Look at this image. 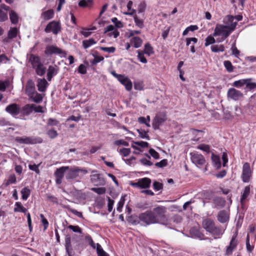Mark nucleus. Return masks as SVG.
Returning <instances> with one entry per match:
<instances>
[{
	"label": "nucleus",
	"mask_w": 256,
	"mask_h": 256,
	"mask_svg": "<svg viewBox=\"0 0 256 256\" xmlns=\"http://www.w3.org/2000/svg\"><path fill=\"white\" fill-rule=\"evenodd\" d=\"M165 208L157 207L152 210H147L140 214L141 225L147 226L152 224H160L168 228L170 227V220L166 216Z\"/></svg>",
	"instance_id": "obj_1"
},
{
	"label": "nucleus",
	"mask_w": 256,
	"mask_h": 256,
	"mask_svg": "<svg viewBox=\"0 0 256 256\" xmlns=\"http://www.w3.org/2000/svg\"><path fill=\"white\" fill-rule=\"evenodd\" d=\"M232 18L231 16H225L222 20L223 24H218L216 25L213 36H220L217 39L218 42L224 41L235 30L236 22H232Z\"/></svg>",
	"instance_id": "obj_2"
},
{
	"label": "nucleus",
	"mask_w": 256,
	"mask_h": 256,
	"mask_svg": "<svg viewBox=\"0 0 256 256\" xmlns=\"http://www.w3.org/2000/svg\"><path fill=\"white\" fill-rule=\"evenodd\" d=\"M44 54L47 56H50L52 55H58L61 58H65L66 55V53L64 50L55 45L46 46L44 50Z\"/></svg>",
	"instance_id": "obj_3"
},
{
	"label": "nucleus",
	"mask_w": 256,
	"mask_h": 256,
	"mask_svg": "<svg viewBox=\"0 0 256 256\" xmlns=\"http://www.w3.org/2000/svg\"><path fill=\"white\" fill-rule=\"evenodd\" d=\"M15 141L20 144H34L42 143V140L40 137L24 136L16 137Z\"/></svg>",
	"instance_id": "obj_4"
},
{
	"label": "nucleus",
	"mask_w": 256,
	"mask_h": 256,
	"mask_svg": "<svg viewBox=\"0 0 256 256\" xmlns=\"http://www.w3.org/2000/svg\"><path fill=\"white\" fill-rule=\"evenodd\" d=\"M190 156L192 162L196 166L200 167L205 164L206 160L202 154L196 152H192L190 153Z\"/></svg>",
	"instance_id": "obj_5"
},
{
	"label": "nucleus",
	"mask_w": 256,
	"mask_h": 256,
	"mask_svg": "<svg viewBox=\"0 0 256 256\" xmlns=\"http://www.w3.org/2000/svg\"><path fill=\"white\" fill-rule=\"evenodd\" d=\"M61 30L60 24L54 20L49 22L44 29V31L47 32H52L54 34H57Z\"/></svg>",
	"instance_id": "obj_6"
},
{
	"label": "nucleus",
	"mask_w": 256,
	"mask_h": 256,
	"mask_svg": "<svg viewBox=\"0 0 256 256\" xmlns=\"http://www.w3.org/2000/svg\"><path fill=\"white\" fill-rule=\"evenodd\" d=\"M66 171V178L67 180H73L78 176V174L80 172H83L84 174L87 172L86 170H83L78 168V167H74L70 168Z\"/></svg>",
	"instance_id": "obj_7"
},
{
	"label": "nucleus",
	"mask_w": 256,
	"mask_h": 256,
	"mask_svg": "<svg viewBox=\"0 0 256 256\" xmlns=\"http://www.w3.org/2000/svg\"><path fill=\"white\" fill-rule=\"evenodd\" d=\"M68 169V166H63L56 170L54 173V175L56 178V184H62L64 173Z\"/></svg>",
	"instance_id": "obj_8"
},
{
	"label": "nucleus",
	"mask_w": 256,
	"mask_h": 256,
	"mask_svg": "<svg viewBox=\"0 0 256 256\" xmlns=\"http://www.w3.org/2000/svg\"><path fill=\"white\" fill-rule=\"evenodd\" d=\"M243 94L238 90L232 88L228 90L227 97L228 98L236 101L243 97Z\"/></svg>",
	"instance_id": "obj_9"
},
{
	"label": "nucleus",
	"mask_w": 256,
	"mask_h": 256,
	"mask_svg": "<svg viewBox=\"0 0 256 256\" xmlns=\"http://www.w3.org/2000/svg\"><path fill=\"white\" fill-rule=\"evenodd\" d=\"M252 176V172L250 170V164L246 162L244 164L242 167V180L244 182H248Z\"/></svg>",
	"instance_id": "obj_10"
},
{
	"label": "nucleus",
	"mask_w": 256,
	"mask_h": 256,
	"mask_svg": "<svg viewBox=\"0 0 256 256\" xmlns=\"http://www.w3.org/2000/svg\"><path fill=\"white\" fill-rule=\"evenodd\" d=\"M34 104H26L22 106V108H20V118L21 119L26 120L24 118L25 116H29L34 111Z\"/></svg>",
	"instance_id": "obj_11"
},
{
	"label": "nucleus",
	"mask_w": 256,
	"mask_h": 256,
	"mask_svg": "<svg viewBox=\"0 0 256 256\" xmlns=\"http://www.w3.org/2000/svg\"><path fill=\"white\" fill-rule=\"evenodd\" d=\"M166 120L165 116L156 114L152 120V126L154 130H158L160 126Z\"/></svg>",
	"instance_id": "obj_12"
},
{
	"label": "nucleus",
	"mask_w": 256,
	"mask_h": 256,
	"mask_svg": "<svg viewBox=\"0 0 256 256\" xmlns=\"http://www.w3.org/2000/svg\"><path fill=\"white\" fill-rule=\"evenodd\" d=\"M6 111L12 116L15 117L20 114V106L16 104H10L6 107Z\"/></svg>",
	"instance_id": "obj_13"
},
{
	"label": "nucleus",
	"mask_w": 256,
	"mask_h": 256,
	"mask_svg": "<svg viewBox=\"0 0 256 256\" xmlns=\"http://www.w3.org/2000/svg\"><path fill=\"white\" fill-rule=\"evenodd\" d=\"M27 57L28 62L31 64L32 67L34 68H36V66L41 64L40 58L38 56L30 54H27Z\"/></svg>",
	"instance_id": "obj_14"
},
{
	"label": "nucleus",
	"mask_w": 256,
	"mask_h": 256,
	"mask_svg": "<svg viewBox=\"0 0 256 256\" xmlns=\"http://www.w3.org/2000/svg\"><path fill=\"white\" fill-rule=\"evenodd\" d=\"M36 92V90L34 82L32 80H28L26 86V94L30 96Z\"/></svg>",
	"instance_id": "obj_15"
},
{
	"label": "nucleus",
	"mask_w": 256,
	"mask_h": 256,
	"mask_svg": "<svg viewBox=\"0 0 256 256\" xmlns=\"http://www.w3.org/2000/svg\"><path fill=\"white\" fill-rule=\"evenodd\" d=\"M229 218V213L226 210H220L217 216L218 220L220 223H226L228 222Z\"/></svg>",
	"instance_id": "obj_16"
},
{
	"label": "nucleus",
	"mask_w": 256,
	"mask_h": 256,
	"mask_svg": "<svg viewBox=\"0 0 256 256\" xmlns=\"http://www.w3.org/2000/svg\"><path fill=\"white\" fill-rule=\"evenodd\" d=\"M118 80L125 86V88L127 90L129 91L132 90V82L127 77L122 75Z\"/></svg>",
	"instance_id": "obj_17"
},
{
	"label": "nucleus",
	"mask_w": 256,
	"mask_h": 256,
	"mask_svg": "<svg viewBox=\"0 0 256 256\" xmlns=\"http://www.w3.org/2000/svg\"><path fill=\"white\" fill-rule=\"evenodd\" d=\"M58 72V68L56 66H48L47 72V79L50 81L52 78L56 76Z\"/></svg>",
	"instance_id": "obj_18"
},
{
	"label": "nucleus",
	"mask_w": 256,
	"mask_h": 256,
	"mask_svg": "<svg viewBox=\"0 0 256 256\" xmlns=\"http://www.w3.org/2000/svg\"><path fill=\"white\" fill-rule=\"evenodd\" d=\"M48 85V82L44 78H38L37 86L38 91L40 92H44L46 90V89Z\"/></svg>",
	"instance_id": "obj_19"
},
{
	"label": "nucleus",
	"mask_w": 256,
	"mask_h": 256,
	"mask_svg": "<svg viewBox=\"0 0 256 256\" xmlns=\"http://www.w3.org/2000/svg\"><path fill=\"white\" fill-rule=\"evenodd\" d=\"M140 188L145 189L149 188L152 182L151 180L148 178H139Z\"/></svg>",
	"instance_id": "obj_20"
},
{
	"label": "nucleus",
	"mask_w": 256,
	"mask_h": 256,
	"mask_svg": "<svg viewBox=\"0 0 256 256\" xmlns=\"http://www.w3.org/2000/svg\"><path fill=\"white\" fill-rule=\"evenodd\" d=\"M190 234L192 238L202 239L204 234L196 228H192L190 230Z\"/></svg>",
	"instance_id": "obj_21"
},
{
	"label": "nucleus",
	"mask_w": 256,
	"mask_h": 256,
	"mask_svg": "<svg viewBox=\"0 0 256 256\" xmlns=\"http://www.w3.org/2000/svg\"><path fill=\"white\" fill-rule=\"evenodd\" d=\"M202 225L207 232H210L215 226L213 220L210 219L204 220L202 222Z\"/></svg>",
	"instance_id": "obj_22"
},
{
	"label": "nucleus",
	"mask_w": 256,
	"mask_h": 256,
	"mask_svg": "<svg viewBox=\"0 0 256 256\" xmlns=\"http://www.w3.org/2000/svg\"><path fill=\"white\" fill-rule=\"evenodd\" d=\"M18 30L16 28H11L8 32V38H5L4 41L8 42L9 39H12L17 36Z\"/></svg>",
	"instance_id": "obj_23"
},
{
	"label": "nucleus",
	"mask_w": 256,
	"mask_h": 256,
	"mask_svg": "<svg viewBox=\"0 0 256 256\" xmlns=\"http://www.w3.org/2000/svg\"><path fill=\"white\" fill-rule=\"evenodd\" d=\"M214 204L215 208H220L224 206L226 200L222 198L217 197L214 198Z\"/></svg>",
	"instance_id": "obj_24"
},
{
	"label": "nucleus",
	"mask_w": 256,
	"mask_h": 256,
	"mask_svg": "<svg viewBox=\"0 0 256 256\" xmlns=\"http://www.w3.org/2000/svg\"><path fill=\"white\" fill-rule=\"evenodd\" d=\"M142 43V40L138 36H133L130 39V44L135 48H140Z\"/></svg>",
	"instance_id": "obj_25"
},
{
	"label": "nucleus",
	"mask_w": 256,
	"mask_h": 256,
	"mask_svg": "<svg viewBox=\"0 0 256 256\" xmlns=\"http://www.w3.org/2000/svg\"><path fill=\"white\" fill-rule=\"evenodd\" d=\"M54 12L52 10H49L44 12L41 14V17L45 20H49L53 18Z\"/></svg>",
	"instance_id": "obj_26"
},
{
	"label": "nucleus",
	"mask_w": 256,
	"mask_h": 256,
	"mask_svg": "<svg viewBox=\"0 0 256 256\" xmlns=\"http://www.w3.org/2000/svg\"><path fill=\"white\" fill-rule=\"evenodd\" d=\"M212 160L214 166H215L217 169H219L221 168L222 164L220 159L218 156L212 153Z\"/></svg>",
	"instance_id": "obj_27"
},
{
	"label": "nucleus",
	"mask_w": 256,
	"mask_h": 256,
	"mask_svg": "<svg viewBox=\"0 0 256 256\" xmlns=\"http://www.w3.org/2000/svg\"><path fill=\"white\" fill-rule=\"evenodd\" d=\"M65 248L68 256H72L70 252V250H72L71 238L68 235L65 238Z\"/></svg>",
	"instance_id": "obj_28"
},
{
	"label": "nucleus",
	"mask_w": 256,
	"mask_h": 256,
	"mask_svg": "<svg viewBox=\"0 0 256 256\" xmlns=\"http://www.w3.org/2000/svg\"><path fill=\"white\" fill-rule=\"evenodd\" d=\"M128 220L132 224L137 225L140 224L141 225V220H140V214L138 216L134 214L132 215L128 218Z\"/></svg>",
	"instance_id": "obj_29"
},
{
	"label": "nucleus",
	"mask_w": 256,
	"mask_h": 256,
	"mask_svg": "<svg viewBox=\"0 0 256 256\" xmlns=\"http://www.w3.org/2000/svg\"><path fill=\"white\" fill-rule=\"evenodd\" d=\"M210 232L214 236V238H220L223 234L224 230L219 227L214 226Z\"/></svg>",
	"instance_id": "obj_30"
},
{
	"label": "nucleus",
	"mask_w": 256,
	"mask_h": 256,
	"mask_svg": "<svg viewBox=\"0 0 256 256\" xmlns=\"http://www.w3.org/2000/svg\"><path fill=\"white\" fill-rule=\"evenodd\" d=\"M246 89L250 90L256 89V82H254L252 78H246Z\"/></svg>",
	"instance_id": "obj_31"
},
{
	"label": "nucleus",
	"mask_w": 256,
	"mask_h": 256,
	"mask_svg": "<svg viewBox=\"0 0 256 256\" xmlns=\"http://www.w3.org/2000/svg\"><path fill=\"white\" fill-rule=\"evenodd\" d=\"M33 102L36 103H40L42 100V96L41 94L36 92V91L29 96Z\"/></svg>",
	"instance_id": "obj_32"
},
{
	"label": "nucleus",
	"mask_w": 256,
	"mask_h": 256,
	"mask_svg": "<svg viewBox=\"0 0 256 256\" xmlns=\"http://www.w3.org/2000/svg\"><path fill=\"white\" fill-rule=\"evenodd\" d=\"M34 68L36 70V74L40 76L44 75L46 71V68L42 63Z\"/></svg>",
	"instance_id": "obj_33"
},
{
	"label": "nucleus",
	"mask_w": 256,
	"mask_h": 256,
	"mask_svg": "<svg viewBox=\"0 0 256 256\" xmlns=\"http://www.w3.org/2000/svg\"><path fill=\"white\" fill-rule=\"evenodd\" d=\"M210 49L213 52H223L225 50V47L223 44H214L210 46Z\"/></svg>",
	"instance_id": "obj_34"
},
{
	"label": "nucleus",
	"mask_w": 256,
	"mask_h": 256,
	"mask_svg": "<svg viewBox=\"0 0 256 256\" xmlns=\"http://www.w3.org/2000/svg\"><path fill=\"white\" fill-rule=\"evenodd\" d=\"M15 206L16 207L14 208V212H21L24 214H26L27 209L24 207L20 202H16L15 204Z\"/></svg>",
	"instance_id": "obj_35"
},
{
	"label": "nucleus",
	"mask_w": 256,
	"mask_h": 256,
	"mask_svg": "<svg viewBox=\"0 0 256 256\" xmlns=\"http://www.w3.org/2000/svg\"><path fill=\"white\" fill-rule=\"evenodd\" d=\"M10 19L12 24H16L18 22V16L14 11L11 10L10 12Z\"/></svg>",
	"instance_id": "obj_36"
},
{
	"label": "nucleus",
	"mask_w": 256,
	"mask_h": 256,
	"mask_svg": "<svg viewBox=\"0 0 256 256\" xmlns=\"http://www.w3.org/2000/svg\"><path fill=\"white\" fill-rule=\"evenodd\" d=\"M250 194V186H246L244 188V192L240 198V202L242 204H243L245 200L246 199L248 196Z\"/></svg>",
	"instance_id": "obj_37"
},
{
	"label": "nucleus",
	"mask_w": 256,
	"mask_h": 256,
	"mask_svg": "<svg viewBox=\"0 0 256 256\" xmlns=\"http://www.w3.org/2000/svg\"><path fill=\"white\" fill-rule=\"evenodd\" d=\"M20 193L22 194V198L23 200H26L30 194V190L28 187H24L22 188Z\"/></svg>",
	"instance_id": "obj_38"
},
{
	"label": "nucleus",
	"mask_w": 256,
	"mask_h": 256,
	"mask_svg": "<svg viewBox=\"0 0 256 256\" xmlns=\"http://www.w3.org/2000/svg\"><path fill=\"white\" fill-rule=\"evenodd\" d=\"M138 134V136L142 138H145L147 140H150V137L148 134V131H146L145 130L140 128L136 130Z\"/></svg>",
	"instance_id": "obj_39"
},
{
	"label": "nucleus",
	"mask_w": 256,
	"mask_h": 256,
	"mask_svg": "<svg viewBox=\"0 0 256 256\" xmlns=\"http://www.w3.org/2000/svg\"><path fill=\"white\" fill-rule=\"evenodd\" d=\"M96 246V253L98 256H110L108 254L103 250L100 244L97 243Z\"/></svg>",
	"instance_id": "obj_40"
},
{
	"label": "nucleus",
	"mask_w": 256,
	"mask_h": 256,
	"mask_svg": "<svg viewBox=\"0 0 256 256\" xmlns=\"http://www.w3.org/2000/svg\"><path fill=\"white\" fill-rule=\"evenodd\" d=\"M147 158H144L140 160V163L146 166H151L153 163L150 161V156L148 154H146Z\"/></svg>",
	"instance_id": "obj_41"
},
{
	"label": "nucleus",
	"mask_w": 256,
	"mask_h": 256,
	"mask_svg": "<svg viewBox=\"0 0 256 256\" xmlns=\"http://www.w3.org/2000/svg\"><path fill=\"white\" fill-rule=\"evenodd\" d=\"M134 20L136 26L140 28L144 27V22L142 19H140L137 15L135 14L134 16Z\"/></svg>",
	"instance_id": "obj_42"
},
{
	"label": "nucleus",
	"mask_w": 256,
	"mask_h": 256,
	"mask_svg": "<svg viewBox=\"0 0 256 256\" xmlns=\"http://www.w3.org/2000/svg\"><path fill=\"white\" fill-rule=\"evenodd\" d=\"M96 41H95L94 39L90 38L89 40H83L82 45L84 48L86 49L92 45L96 44Z\"/></svg>",
	"instance_id": "obj_43"
},
{
	"label": "nucleus",
	"mask_w": 256,
	"mask_h": 256,
	"mask_svg": "<svg viewBox=\"0 0 256 256\" xmlns=\"http://www.w3.org/2000/svg\"><path fill=\"white\" fill-rule=\"evenodd\" d=\"M246 78L236 80L232 83V86L238 88H240L244 86H246Z\"/></svg>",
	"instance_id": "obj_44"
},
{
	"label": "nucleus",
	"mask_w": 256,
	"mask_h": 256,
	"mask_svg": "<svg viewBox=\"0 0 256 256\" xmlns=\"http://www.w3.org/2000/svg\"><path fill=\"white\" fill-rule=\"evenodd\" d=\"M144 53L148 56L154 53L153 48L150 44L147 43L144 45Z\"/></svg>",
	"instance_id": "obj_45"
},
{
	"label": "nucleus",
	"mask_w": 256,
	"mask_h": 256,
	"mask_svg": "<svg viewBox=\"0 0 256 256\" xmlns=\"http://www.w3.org/2000/svg\"><path fill=\"white\" fill-rule=\"evenodd\" d=\"M216 42V40L214 38V36H207L205 40L204 46H208L210 44H214Z\"/></svg>",
	"instance_id": "obj_46"
},
{
	"label": "nucleus",
	"mask_w": 256,
	"mask_h": 256,
	"mask_svg": "<svg viewBox=\"0 0 256 256\" xmlns=\"http://www.w3.org/2000/svg\"><path fill=\"white\" fill-rule=\"evenodd\" d=\"M224 67L226 68L227 71L229 72H231L234 70V66L232 65V62L229 60H226L224 62Z\"/></svg>",
	"instance_id": "obj_47"
},
{
	"label": "nucleus",
	"mask_w": 256,
	"mask_h": 256,
	"mask_svg": "<svg viewBox=\"0 0 256 256\" xmlns=\"http://www.w3.org/2000/svg\"><path fill=\"white\" fill-rule=\"evenodd\" d=\"M197 148L200 150L206 153H209L210 152V146L208 144H200L197 146Z\"/></svg>",
	"instance_id": "obj_48"
},
{
	"label": "nucleus",
	"mask_w": 256,
	"mask_h": 256,
	"mask_svg": "<svg viewBox=\"0 0 256 256\" xmlns=\"http://www.w3.org/2000/svg\"><path fill=\"white\" fill-rule=\"evenodd\" d=\"M92 4V0H82L78 2V6L80 7L86 8L90 6Z\"/></svg>",
	"instance_id": "obj_49"
},
{
	"label": "nucleus",
	"mask_w": 256,
	"mask_h": 256,
	"mask_svg": "<svg viewBox=\"0 0 256 256\" xmlns=\"http://www.w3.org/2000/svg\"><path fill=\"white\" fill-rule=\"evenodd\" d=\"M47 134L50 138L52 139L56 138L58 136V134L55 130L52 128L47 132Z\"/></svg>",
	"instance_id": "obj_50"
},
{
	"label": "nucleus",
	"mask_w": 256,
	"mask_h": 256,
	"mask_svg": "<svg viewBox=\"0 0 256 256\" xmlns=\"http://www.w3.org/2000/svg\"><path fill=\"white\" fill-rule=\"evenodd\" d=\"M146 4L144 2H141L138 5V12L142 13L144 12L146 9Z\"/></svg>",
	"instance_id": "obj_51"
},
{
	"label": "nucleus",
	"mask_w": 256,
	"mask_h": 256,
	"mask_svg": "<svg viewBox=\"0 0 256 256\" xmlns=\"http://www.w3.org/2000/svg\"><path fill=\"white\" fill-rule=\"evenodd\" d=\"M92 190L98 194H104L106 192V188L104 187L93 188H92Z\"/></svg>",
	"instance_id": "obj_52"
},
{
	"label": "nucleus",
	"mask_w": 256,
	"mask_h": 256,
	"mask_svg": "<svg viewBox=\"0 0 256 256\" xmlns=\"http://www.w3.org/2000/svg\"><path fill=\"white\" fill-rule=\"evenodd\" d=\"M68 228L72 230L74 232H77V233H79V234L82 233V229L78 226L69 225L68 226Z\"/></svg>",
	"instance_id": "obj_53"
},
{
	"label": "nucleus",
	"mask_w": 256,
	"mask_h": 256,
	"mask_svg": "<svg viewBox=\"0 0 256 256\" xmlns=\"http://www.w3.org/2000/svg\"><path fill=\"white\" fill-rule=\"evenodd\" d=\"M138 60L142 63L146 64L147 62V60L144 57V52L138 50Z\"/></svg>",
	"instance_id": "obj_54"
},
{
	"label": "nucleus",
	"mask_w": 256,
	"mask_h": 256,
	"mask_svg": "<svg viewBox=\"0 0 256 256\" xmlns=\"http://www.w3.org/2000/svg\"><path fill=\"white\" fill-rule=\"evenodd\" d=\"M78 72L82 74H86L87 72L86 66L84 64H80L78 67Z\"/></svg>",
	"instance_id": "obj_55"
},
{
	"label": "nucleus",
	"mask_w": 256,
	"mask_h": 256,
	"mask_svg": "<svg viewBox=\"0 0 256 256\" xmlns=\"http://www.w3.org/2000/svg\"><path fill=\"white\" fill-rule=\"evenodd\" d=\"M133 144L142 148H148L149 146V144L148 142L144 141L133 142Z\"/></svg>",
	"instance_id": "obj_56"
},
{
	"label": "nucleus",
	"mask_w": 256,
	"mask_h": 256,
	"mask_svg": "<svg viewBox=\"0 0 256 256\" xmlns=\"http://www.w3.org/2000/svg\"><path fill=\"white\" fill-rule=\"evenodd\" d=\"M120 153L123 156H128L130 154V148H120Z\"/></svg>",
	"instance_id": "obj_57"
},
{
	"label": "nucleus",
	"mask_w": 256,
	"mask_h": 256,
	"mask_svg": "<svg viewBox=\"0 0 256 256\" xmlns=\"http://www.w3.org/2000/svg\"><path fill=\"white\" fill-rule=\"evenodd\" d=\"M112 22L114 24L115 26L118 28H122L123 27L122 23L118 20L116 18H112Z\"/></svg>",
	"instance_id": "obj_58"
},
{
	"label": "nucleus",
	"mask_w": 256,
	"mask_h": 256,
	"mask_svg": "<svg viewBox=\"0 0 256 256\" xmlns=\"http://www.w3.org/2000/svg\"><path fill=\"white\" fill-rule=\"evenodd\" d=\"M9 82L8 81L0 80V90L2 92L5 91L7 86H8Z\"/></svg>",
	"instance_id": "obj_59"
},
{
	"label": "nucleus",
	"mask_w": 256,
	"mask_h": 256,
	"mask_svg": "<svg viewBox=\"0 0 256 256\" xmlns=\"http://www.w3.org/2000/svg\"><path fill=\"white\" fill-rule=\"evenodd\" d=\"M16 182V177L14 174H10L7 180L6 185L15 184Z\"/></svg>",
	"instance_id": "obj_60"
},
{
	"label": "nucleus",
	"mask_w": 256,
	"mask_h": 256,
	"mask_svg": "<svg viewBox=\"0 0 256 256\" xmlns=\"http://www.w3.org/2000/svg\"><path fill=\"white\" fill-rule=\"evenodd\" d=\"M149 153L154 159L158 160L160 158L159 154L153 148L150 149Z\"/></svg>",
	"instance_id": "obj_61"
},
{
	"label": "nucleus",
	"mask_w": 256,
	"mask_h": 256,
	"mask_svg": "<svg viewBox=\"0 0 256 256\" xmlns=\"http://www.w3.org/2000/svg\"><path fill=\"white\" fill-rule=\"evenodd\" d=\"M114 144L116 146L122 145V146H128L129 145V144L128 142L124 141L123 140H116L114 142Z\"/></svg>",
	"instance_id": "obj_62"
},
{
	"label": "nucleus",
	"mask_w": 256,
	"mask_h": 256,
	"mask_svg": "<svg viewBox=\"0 0 256 256\" xmlns=\"http://www.w3.org/2000/svg\"><path fill=\"white\" fill-rule=\"evenodd\" d=\"M138 122L140 124H146V126H148V127H150V124H149L148 122L146 121V119L144 117L140 116V117L138 118Z\"/></svg>",
	"instance_id": "obj_63"
},
{
	"label": "nucleus",
	"mask_w": 256,
	"mask_h": 256,
	"mask_svg": "<svg viewBox=\"0 0 256 256\" xmlns=\"http://www.w3.org/2000/svg\"><path fill=\"white\" fill-rule=\"evenodd\" d=\"M153 188L156 191L160 190L162 188V184L160 182L155 181L153 183Z\"/></svg>",
	"instance_id": "obj_64"
}]
</instances>
